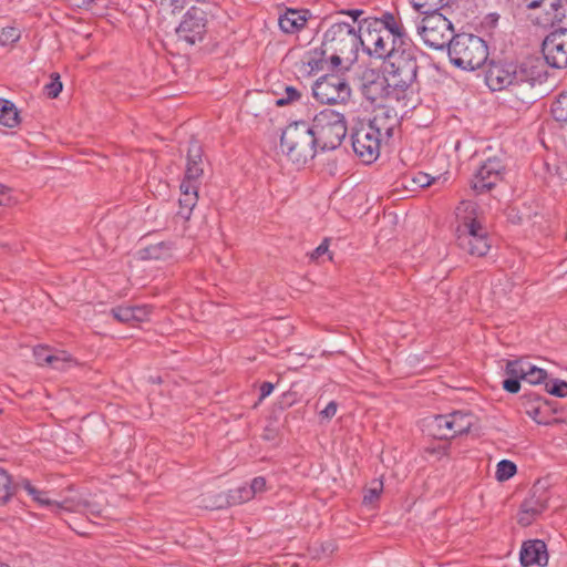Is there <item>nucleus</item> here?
Segmentation results:
<instances>
[{
    "label": "nucleus",
    "instance_id": "8fccbe9b",
    "mask_svg": "<svg viewBox=\"0 0 567 567\" xmlns=\"http://www.w3.org/2000/svg\"><path fill=\"white\" fill-rule=\"evenodd\" d=\"M132 310L134 311L133 321H143L148 315L146 307H132Z\"/></svg>",
    "mask_w": 567,
    "mask_h": 567
},
{
    "label": "nucleus",
    "instance_id": "c9c22d12",
    "mask_svg": "<svg viewBox=\"0 0 567 567\" xmlns=\"http://www.w3.org/2000/svg\"><path fill=\"white\" fill-rule=\"evenodd\" d=\"M302 96V92L293 86H286L284 95L276 101L278 106H285L299 101Z\"/></svg>",
    "mask_w": 567,
    "mask_h": 567
},
{
    "label": "nucleus",
    "instance_id": "f257e3e1",
    "mask_svg": "<svg viewBox=\"0 0 567 567\" xmlns=\"http://www.w3.org/2000/svg\"><path fill=\"white\" fill-rule=\"evenodd\" d=\"M417 70L410 66H386L385 73L365 68L359 75V89L371 103L383 104L405 100L408 91L416 79Z\"/></svg>",
    "mask_w": 567,
    "mask_h": 567
},
{
    "label": "nucleus",
    "instance_id": "412c9836",
    "mask_svg": "<svg viewBox=\"0 0 567 567\" xmlns=\"http://www.w3.org/2000/svg\"><path fill=\"white\" fill-rule=\"evenodd\" d=\"M307 22L306 16L298 10H287L280 16L278 23L285 33H295L301 30Z\"/></svg>",
    "mask_w": 567,
    "mask_h": 567
},
{
    "label": "nucleus",
    "instance_id": "473e14b6",
    "mask_svg": "<svg viewBox=\"0 0 567 567\" xmlns=\"http://www.w3.org/2000/svg\"><path fill=\"white\" fill-rule=\"evenodd\" d=\"M104 506L101 502L90 498V497H83V504H82V514H85L87 516L97 517L101 516L103 513Z\"/></svg>",
    "mask_w": 567,
    "mask_h": 567
},
{
    "label": "nucleus",
    "instance_id": "c756f323",
    "mask_svg": "<svg viewBox=\"0 0 567 567\" xmlns=\"http://www.w3.org/2000/svg\"><path fill=\"white\" fill-rule=\"evenodd\" d=\"M528 365H529V361H527L525 359L508 361L506 364V373L509 377L523 380Z\"/></svg>",
    "mask_w": 567,
    "mask_h": 567
},
{
    "label": "nucleus",
    "instance_id": "f03ea898",
    "mask_svg": "<svg viewBox=\"0 0 567 567\" xmlns=\"http://www.w3.org/2000/svg\"><path fill=\"white\" fill-rule=\"evenodd\" d=\"M361 43V35L354 24L333 23L323 34L320 60H309L308 64L312 69H323L326 64L332 70H349L358 59Z\"/></svg>",
    "mask_w": 567,
    "mask_h": 567
},
{
    "label": "nucleus",
    "instance_id": "3c124183",
    "mask_svg": "<svg viewBox=\"0 0 567 567\" xmlns=\"http://www.w3.org/2000/svg\"><path fill=\"white\" fill-rule=\"evenodd\" d=\"M274 391V384L270 382H264L260 386V401L271 394Z\"/></svg>",
    "mask_w": 567,
    "mask_h": 567
},
{
    "label": "nucleus",
    "instance_id": "f3484780",
    "mask_svg": "<svg viewBox=\"0 0 567 567\" xmlns=\"http://www.w3.org/2000/svg\"><path fill=\"white\" fill-rule=\"evenodd\" d=\"M502 169L498 159H487L472 179V188L477 193L489 190L499 181Z\"/></svg>",
    "mask_w": 567,
    "mask_h": 567
},
{
    "label": "nucleus",
    "instance_id": "13d9d810",
    "mask_svg": "<svg viewBox=\"0 0 567 567\" xmlns=\"http://www.w3.org/2000/svg\"><path fill=\"white\" fill-rule=\"evenodd\" d=\"M566 96H567V92H565Z\"/></svg>",
    "mask_w": 567,
    "mask_h": 567
},
{
    "label": "nucleus",
    "instance_id": "58836bf2",
    "mask_svg": "<svg viewBox=\"0 0 567 567\" xmlns=\"http://www.w3.org/2000/svg\"><path fill=\"white\" fill-rule=\"evenodd\" d=\"M382 489L383 483L381 481H373L364 494L363 502L365 504H372L380 497Z\"/></svg>",
    "mask_w": 567,
    "mask_h": 567
},
{
    "label": "nucleus",
    "instance_id": "5fc2aeb1",
    "mask_svg": "<svg viewBox=\"0 0 567 567\" xmlns=\"http://www.w3.org/2000/svg\"><path fill=\"white\" fill-rule=\"evenodd\" d=\"M157 249H158L157 246L150 247L145 250V254L150 258H157L158 257V255L156 254Z\"/></svg>",
    "mask_w": 567,
    "mask_h": 567
},
{
    "label": "nucleus",
    "instance_id": "9b49d317",
    "mask_svg": "<svg viewBox=\"0 0 567 567\" xmlns=\"http://www.w3.org/2000/svg\"><path fill=\"white\" fill-rule=\"evenodd\" d=\"M312 93L315 99L322 104H336L348 101L351 89L348 81L341 75L327 74L315 82Z\"/></svg>",
    "mask_w": 567,
    "mask_h": 567
},
{
    "label": "nucleus",
    "instance_id": "864d4df0",
    "mask_svg": "<svg viewBox=\"0 0 567 567\" xmlns=\"http://www.w3.org/2000/svg\"><path fill=\"white\" fill-rule=\"evenodd\" d=\"M547 0H524L526 7L530 10L540 9Z\"/></svg>",
    "mask_w": 567,
    "mask_h": 567
},
{
    "label": "nucleus",
    "instance_id": "9d476101",
    "mask_svg": "<svg viewBox=\"0 0 567 567\" xmlns=\"http://www.w3.org/2000/svg\"><path fill=\"white\" fill-rule=\"evenodd\" d=\"M417 32L427 47L436 50L450 47L455 37L451 21L440 12L427 13L417 27Z\"/></svg>",
    "mask_w": 567,
    "mask_h": 567
},
{
    "label": "nucleus",
    "instance_id": "0eeeda50",
    "mask_svg": "<svg viewBox=\"0 0 567 567\" xmlns=\"http://www.w3.org/2000/svg\"><path fill=\"white\" fill-rule=\"evenodd\" d=\"M204 174L202 167V147L197 142H190L187 154L185 177L181 183V198L178 215L189 219L192 210L198 200V187Z\"/></svg>",
    "mask_w": 567,
    "mask_h": 567
},
{
    "label": "nucleus",
    "instance_id": "bb28decb",
    "mask_svg": "<svg viewBox=\"0 0 567 567\" xmlns=\"http://www.w3.org/2000/svg\"><path fill=\"white\" fill-rule=\"evenodd\" d=\"M82 504L83 496H70L64 497L62 501H53L50 508L54 513H59L60 511L81 513Z\"/></svg>",
    "mask_w": 567,
    "mask_h": 567
},
{
    "label": "nucleus",
    "instance_id": "7c9ffc66",
    "mask_svg": "<svg viewBox=\"0 0 567 567\" xmlns=\"http://www.w3.org/2000/svg\"><path fill=\"white\" fill-rule=\"evenodd\" d=\"M12 493L11 478L0 466V503L8 502L11 498Z\"/></svg>",
    "mask_w": 567,
    "mask_h": 567
},
{
    "label": "nucleus",
    "instance_id": "c03bdc74",
    "mask_svg": "<svg viewBox=\"0 0 567 567\" xmlns=\"http://www.w3.org/2000/svg\"><path fill=\"white\" fill-rule=\"evenodd\" d=\"M435 182V178L431 177L430 175L419 172L413 178L412 183L417 185L421 188H424L426 186H430L432 183Z\"/></svg>",
    "mask_w": 567,
    "mask_h": 567
},
{
    "label": "nucleus",
    "instance_id": "49530a36",
    "mask_svg": "<svg viewBox=\"0 0 567 567\" xmlns=\"http://www.w3.org/2000/svg\"><path fill=\"white\" fill-rule=\"evenodd\" d=\"M503 388L509 393H517L520 389L519 379L511 377L503 381Z\"/></svg>",
    "mask_w": 567,
    "mask_h": 567
},
{
    "label": "nucleus",
    "instance_id": "79ce46f5",
    "mask_svg": "<svg viewBox=\"0 0 567 567\" xmlns=\"http://www.w3.org/2000/svg\"><path fill=\"white\" fill-rule=\"evenodd\" d=\"M248 486L250 487V491H251V494L254 495V497H256L267 491V482H266V478L262 476L255 477Z\"/></svg>",
    "mask_w": 567,
    "mask_h": 567
},
{
    "label": "nucleus",
    "instance_id": "423d86ee",
    "mask_svg": "<svg viewBox=\"0 0 567 567\" xmlns=\"http://www.w3.org/2000/svg\"><path fill=\"white\" fill-rule=\"evenodd\" d=\"M316 146H318L316 137L307 122L291 123L281 134V151L296 165H305L312 159Z\"/></svg>",
    "mask_w": 567,
    "mask_h": 567
},
{
    "label": "nucleus",
    "instance_id": "4d7b16f0",
    "mask_svg": "<svg viewBox=\"0 0 567 567\" xmlns=\"http://www.w3.org/2000/svg\"><path fill=\"white\" fill-rule=\"evenodd\" d=\"M0 567H9V566L0 563Z\"/></svg>",
    "mask_w": 567,
    "mask_h": 567
},
{
    "label": "nucleus",
    "instance_id": "6e6d98bb",
    "mask_svg": "<svg viewBox=\"0 0 567 567\" xmlns=\"http://www.w3.org/2000/svg\"><path fill=\"white\" fill-rule=\"evenodd\" d=\"M362 13L361 10H353V11H350L349 14L353 18V23L355 22V20L358 19V17Z\"/></svg>",
    "mask_w": 567,
    "mask_h": 567
},
{
    "label": "nucleus",
    "instance_id": "f704fd0d",
    "mask_svg": "<svg viewBox=\"0 0 567 567\" xmlns=\"http://www.w3.org/2000/svg\"><path fill=\"white\" fill-rule=\"evenodd\" d=\"M516 473V465L507 460H503L497 464L496 478L499 482L506 481Z\"/></svg>",
    "mask_w": 567,
    "mask_h": 567
},
{
    "label": "nucleus",
    "instance_id": "a211bd4d",
    "mask_svg": "<svg viewBox=\"0 0 567 567\" xmlns=\"http://www.w3.org/2000/svg\"><path fill=\"white\" fill-rule=\"evenodd\" d=\"M520 563L525 567L546 566L548 563L546 544L539 539L525 542L520 549Z\"/></svg>",
    "mask_w": 567,
    "mask_h": 567
},
{
    "label": "nucleus",
    "instance_id": "c85d7f7f",
    "mask_svg": "<svg viewBox=\"0 0 567 567\" xmlns=\"http://www.w3.org/2000/svg\"><path fill=\"white\" fill-rule=\"evenodd\" d=\"M550 112L557 122H567V96L565 93L559 94L554 101Z\"/></svg>",
    "mask_w": 567,
    "mask_h": 567
},
{
    "label": "nucleus",
    "instance_id": "2f4dec72",
    "mask_svg": "<svg viewBox=\"0 0 567 567\" xmlns=\"http://www.w3.org/2000/svg\"><path fill=\"white\" fill-rule=\"evenodd\" d=\"M23 488L39 505L51 507V504H53V501L47 496L45 492L35 488L30 482H24Z\"/></svg>",
    "mask_w": 567,
    "mask_h": 567
},
{
    "label": "nucleus",
    "instance_id": "e433bc0d",
    "mask_svg": "<svg viewBox=\"0 0 567 567\" xmlns=\"http://www.w3.org/2000/svg\"><path fill=\"white\" fill-rule=\"evenodd\" d=\"M545 389L549 394L555 395L557 398L567 396V382L566 381L558 380V379L550 380L545 383Z\"/></svg>",
    "mask_w": 567,
    "mask_h": 567
},
{
    "label": "nucleus",
    "instance_id": "f8f14e48",
    "mask_svg": "<svg viewBox=\"0 0 567 567\" xmlns=\"http://www.w3.org/2000/svg\"><path fill=\"white\" fill-rule=\"evenodd\" d=\"M382 140L371 126L364 124L352 134V147L362 162L370 164L379 157Z\"/></svg>",
    "mask_w": 567,
    "mask_h": 567
},
{
    "label": "nucleus",
    "instance_id": "5701e85b",
    "mask_svg": "<svg viewBox=\"0 0 567 567\" xmlns=\"http://www.w3.org/2000/svg\"><path fill=\"white\" fill-rule=\"evenodd\" d=\"M369 25L374 29H385L400 40H410L406 37L403 25L399 23L391 13L383 14L381 20H374L373 22H370Z\"/></svg>",
    "mask_w": 567,
    "mask_h": 567
},
{
    "label": "nucleus",
    "instance_id": "72a5a7b5",
    "mask_svg": "<svg viewBox=\"0 0 567 567\" xmlns=\"http://www.w3.org/2000/svg\"><path fill=\"white\" fill-rule=\"evenodd\" d=\"M547 378V372L529 362L527 371L523 380L527 381L530 384H539L544 382Z\"/></svg>",
    "mask_w": 567,
    "mask_h": 567
},
{
    "label": "nucleus",
    "instance_id": "ea45409f",
    "mask_svg": "<svg viewBox=\"0 0 567 567\" xmlns=\"http://www.w3.org/2000/svg\"><path fill=\"white\" fill-rule=\"evenodd\" d=\"M113 317L120 322H131L134 319L132 307H118L112 309Z\"/></svg>",
    "mask_w": 567,
    "mask_h": 567
},
{
    "label": "nucleus",
    "instance_id": "a878e982",
    "mask_svg": "<svg viewBox=\"0 0 567 567\" xmlns=\"http://www.w3.org/2000/svg\"><path fill=\"white\" fill-rule=\"evenodd\" d=\"M18 123L19 114L13 103L0 99V124L7 127H14Z\"/></svg>",
    "mask_w": 567,
    "mask_h": 567
},
{
    "label": "nucleus",
    "instance_id": "dca6fc26",
    "mask_svg": "<svg viewBox=\"0 0 567 567\" xmlns=\"http://www.w3.org/2000/svg\"><path fill=\"white\" fill-rule=\"evenodd\" d=\"M382 138L389 140L399 125L398 113L391 103L378 104L373 117L368 123Z\"/></svg>",
    "mask_w": 567,
    "mask_h": 567
},
{
    "label": "nucleus",
    "instance_id": "09e8293b",
    "mask_svg": "<svg viewBox=\"0 0 567 567\" xmlns=\"http://www.w3.org/2000/svg\"><path fill=\"white\" fill-rule=\"evenodd\" d=\"M9 192V188L0 184V205L2 206H11L16 204V200H13L10 196H7V193Z\"/></svg>",
    "mask_w": 567,
    "mask_h": 567
},
{
    "label": "nucleus",
    "instance_id": "b1692460",
    "mask_svg": "<svg viewBox=\"0 0 567 567\" xmlns=\"http://www.w3.org/2000/svg\"><path fill=\"white\" fill-rule=\"evenodd\" d=\"M453 437L467 433L474 424L475 416L468 412L455 411L450 413Z\"/></svg>",
    "mask_w": 567,
    "mask_h": 567
},
{
    "label": "nucleus",
    "instance_id": "393cba45",
    "mask_svg": "<svg viewBox=\"0 0 567 567\" xmlns=\"http://www.w3.org/2000/svg\"><path fill=\"white\" fill-rule=\"evenodd\" d=\"M37 364L40 367L50 365V363L62 362L69 359V354L64 351L51 353L45 347H37L33 350Z\"/></svg>",
    "mask_w": 567,
    "mask_h": 567
},
{
    "label": "nucleus",
    "instance_id": "cd10ccee",
    "mask_svg": "<svg viewBox=\"0 0 567 567\" xmlns=\"http://www.w3.org/2000/svg\"><path fill=\"white\" fill-rule=\"evenodd\" d=\"M452 0H411L413 7L423 10L424 13L439 12V9L445 8Z\"/></svg>",
    "mask_w": 567,
    "mask_h": 567
},
{
    "label": "nucleus",
    "instance_id": "a18cd8bd",
    "mask_svg": "<svg viewBox=\"0 0 567 567\" xmlns=\"http://www.w3.org/2000/svg\"><path fill=\"white\" fill-rule=\"evenodd\" d=\"M337 410L338 404L334 401H331L322 411H320L319 416L321 420L329 421L336 415Z\"/></svg>",
    "mask_w": 567,
    "mask_h": 567
},
{
    "label": "nucleus",
    "instance_id": "2eb2a0df",
    "mask_svg": "<svg viewBox=\"0 0 567 567\" xmlns=\"http://www.w3.org/2000/svg\"><path fill=\"white\" fill-rule=\"evenodd\" d=\"M549 495L545 486L536 484L529 496L522 503L518 513V524L529 526L546 508Z\"/></svg>",
    "mask_w": 567,
    "mask_h": 567
},
{
    "label": "nucleus",
    "instance_id": "4c0bfd02",
    "mask_svg": "<svg viewBox=\"0 0 567 567\" xmlns=\"http://www.w3.org/2000/svg\"><path fill=\"white\" fill-rule=\"evenodd\" d=\"M21 37L19 29L13 27L3 28L0 33V45L6 47L17 42Z\"/></svg>",
    "mask_w": 567,
    "mask_h": 567
},
{
    "label": "nucleus",
    "instance_id": "7ed1b4c3",
    "mask_svg": "<svg viewBox=\"0 0 567 567\" xmlns=\"http://www.w3.org/2000/svg\"><path fill=\"white\" fill-rule=\"evenodd\" d=\"M361 47L365 52L378 59H386L388 66H410L417 70L416 48L411 40H400L385 29H374L368 24L364 35H361Z\"/></svg>",
    "mask_w": 567,
    "mask_h": 567
},
{
    "label": "nucleus",
    "instance_id": "37998d69",
    "mask_svg": "<svg viewBox=\"0 0 567 567\" xmlns=\"http://www.w3.org/2000/svg\"><path fill=\"white\" fill-rule=\"evenodd\" d=\"M157 3L163 10H171L173 13L176 10H182L184 7L183 0H153Z\"/></svg>",
    "mask_w": 567,
    "mask_h": 567
},
{
    "label": "nucleus",
    "instance_id": "6e6552de",
    "mask_svg": "<svg viewBox=\"0 0 567 567\" xmlns=\"http://www.w3.org/2000/svg\"><path fill=\"white\" fill-rule=\"evenodd\" d=\"M451 62L463 70L481 68L488 56L487 45L480 37L462 33L455 35L449 47Z\"/></svg>",
    "mask_w": 567,
    "mask_h": 567
},
{
    "label": "nucleus",
    "instance_id": "603ef678",
    "mask_svg": "<svg viewBox=\"0 0 567 567\" xmlns=\"http://www.w3.org/2000/svg\"><path fill=\"white\" fill-rule=\"evenodd\" d=\"M72 363H73V360H72L71 355L69 354V359L64 363H62V362L50 363V367H52L55 370L64 371L69 367H71Z\"/></svg>",
    "mask_w": 567,
    "mask_h": 567
},
{
    "label": "nucleus",
    "instance_id": "ddd939ff",
    "mask_svg": "<svg viewBox=\"0 0 567 567\" xmlns=\"http://www.w3.org/2000/svg\"><path fill=\"white\" fill-rule=\"evenodd\" d=\"M543 54L550 66L567 68V29L555 30L545 38Z\"/></svg>",
    "mask_w": 567,
    "mask_h": 567
},
{
    "label": "nucleus",
    "instance_id": "1a4fd4ad",
    "mask_svg": "<svg viewBox=\"0 0 567 567\" xmlns=\"http://www.w3.org/2000/svg\"><path fill=\"white\" fill-rule=\"evenodd\" d=\"M317 145L322 150H336L347 135L344 116L331 109L319 112L310 125Z\"/></svg>",
    "mask_w": 567,
    "mask_h": 567
},
{
    "label": "nucleus",
    "instance_id": "4468645a",
    "mask_svg": "<svg viewBox=\"0 0 567 567\" xmlns=\"http://www.w3.org/2000/svg\"><path fill=\"white\" fill-rule=\"evenodd\" d=\"M206 32V16L198 8H190L183 17L176 33L179 40L188 44H195L203 40Z\"/></svg>",
    "mask_w": 567,
    "mask_h": 567
},
{
    "label": "nucleus",
    "instance_id": "4be33fe9",
    "mask_svg": "<svg viewBox=\"0 0 567 567\" xmlns=\"http://www.w3.org/2000/svg\"><path fill=\"white\" fill-rule=\"evenodd\" d=\"M546 23H560L567 16V0H547L540 8Z\"/></svg>",
    "mask_w": 567,
    "mask_h": 567
},
{
    "label": "nucleus",
    "instance_id": "6ab92c4d",
    "mask_svg": "<svg viewBox=\"0 0 567 567\" xmlns=\"http://www.w3.org/2000/svg\"><path fill=\"white\" fill-rule=\"evenodd\" d=\"M254 498V495L251 494L250 487L248 485H243L239 487H236L234 489H230L226 497L218 495L214 501L206 502L205 498H203L199 503L200 506L205 508H220L225 504L227 505H239L246 502H249Z\"/></svg>",
    "mask_w": 567,
    "mask_h": 567
},
{
    "label": "nucleus",
    "instance_id": "20e7f679",
    "mask_svg": "<svg viewBox=\"0 0 567 567\" xmlns=\"http://www.w3.org/2000/svg\"><path fill=\"white\" fill-rule=\"evenodd\" d=\"M457 244L472 256L483 257L491 248L486 229L478 221L477 208L473 202H461L456 207Z\"/></svg>",
    "mask_w": 567,
    "mask_h": 567
},
{
    "label": "nucleus",
    "instance_id": "de8ad7c7",
    "mask_svg": "<svg viewBox=\"0 0 567 567\" xmlns=\"http://www.w3.org/2000/svg\"><path fill=\"white\" fill-rule=\"evenodd\" d=\"M329 250V244H328V239H324L311 254H310V258L311 259H318L319 257H321L322 255L327 254Z\"/></svg>",
    "mask_w": 567,
    "mask_h": 567
},
{
    "label": "nucleus",
    "instance_id": "39448f33",
    "mask_svg": "<svg viewBox=\"0 0 567 567\" xmlns=\"http://www.w3.org/2000/svg\"><path fill=\"white\" fill-rule=\"evenodd\" d=\"M486 83L493 91L509 90L522 101L529 97L534 87V79L527 74L526 69L513 62H491Z\"/></svg>",
    "mask_w": 567,
    "mask_h": 567
},
{
    "label": "nucleus",
    "instance_id": "a19ab883",
    "mask_svg": "<svg viewBox=\"0 0 567 567\" xmlns=\"http://www.w3.org/2000/svg\"><path fill=\"white\" fill-rule=\"evenodd\" d=\"M44 91L45 94L51 99H55L60 94L62 91V83L58 74H55V78L44 86Z\"/></svg>",
    "mask_w": 567,
    "mask_h": 567
},
{
    "label": "nucleus",
    "instance_id": "aec40b11",
    "mask_svg": "<svg viewBox=\"0 0 567 567\" xmlns=\"http://www.w3.org/2000/svg\"><path fill=\"white\" fill-rule=\"evenodd\" d=\"M450 415H434L425 420V427L430 435L440 440L453 439Z\"/></svg>",
    "mask_w": 567,
    "mask_h": 567
}]
</instances>
